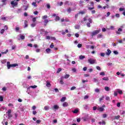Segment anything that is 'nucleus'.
Listing matches in <instances>:
<instances>
[{
	"label": "nucleus",
	"mask_w": 125,
	"mask_h": 125,
	"mask_svg": "<svg viewBox=\"0 0 125 125\" xmlns=\"http://www.w3.org/2000/svg\"><path fill=\"white\" fill-rule=\"evenodd\" d=\"M8 52V50H6L5 52H2L1 54H6Z\"/></svg>",
	"instance_id": "nucleus-33"
},
{
	"label": "nucleus",
	"mask_w": 125,
	"mask_h": 125,
	"mask_svg": "<svg viewBox=\"0 0 125 125\" xmlns=\"http://www.w3.org/2000/svg\"><path fill=\"white\" fill-rule=\"evenodd\" d=\"M1 19L2 20H4V21H6V17H2V18H1Z\"/></svg>",
	"instance_id": "nucleus-56"
},
{
	"label": "nucleus",
	"mask_w": 125,
	"mask_h": 125,
	"mask_svg": "<svg viewBox=\"0 0 125 125\" xmlns=\"http://www.w3.org/2000/svg\"><path fill=\"white\" fill-rule=\"evenodd\" d=\"M47 23H48V20H44V26L45 27L47 25Z\"/></svg>",
	"instance_id": "nucleus-9"
},
{
	"label": "nucleus",
	"mask_w": 125,
	"mask_h": 125,
	"mask_svg": "<svg viewBox=\"0 0 125 125\" xmlns=\"http://www.w3.org/2000/svg\"><path fill=\"white\" fill-rule=\"evenodd\" d=\"M118 93H119L120 95L123 94V91H122V90H119V91H118Z\"/></svg>",
	"instance_id": "nucleus-58"
},
{
	"label": "nucleus",
	"mask_w": 125,
	"mask_h": 125,
	"mask_svg": "<svg viewBox=\"0 0 125 125\" xmlns=\"http://www.w3.org/2000/svg\"><path fill=\"white\" fill-rule=\"evenodd\" d=\"M16 32H18L20 30V28L19 27H17L15 29Z\"/></svg>",
	"instance_id": "nucleus-51"
},
{
	"label": "nucleus",
	"mask_w": 125,
	"mask_h": 125,
	"mask_svg": "<svg viewBox=\"0 0 125 125\" xmlns=\"http://www.w3.org/2000/svg\"><path fill=\"white\" fill-rule=\"evenodd\" d=\"M46 86H47V87H50V83L49 82H47V83L46 84Z\"/></svg>",
	"instance_id": "nucleus-31"
},
{
	"label": "nucleus",
	"mask_w": 125,
	"mask_h": 125,
	"mask_svg": "<svg viewBox=\"0 0 125 125\" xmlns=\"http://www.w3.org/2000/svg\"><path fill=\"white\" fill-rule=\"evenodd\" d=\"M77 46L79 48H81V47H82V46H83V45L82 44L79 43L78 44Z\"/></svg>",
	"instance_id": "nucleus-49"
},
{
	"label": "nucleus",
	"mask_w": 125,
	"mask_h": 125,
	"mask_svg": "<svg viewBox=\"0 0 125 125\" xmlns=\"http://www.w3.org/2000/svg\"><path fill=\"white\" fill-rule=\"evenodd\" d=\"M18 66V63H13V64H10V62H7V69H10L11 67H13V68Z\"/></svg>",
	"instance_id": "nucleus-2"
},
{
	"label": "nucleus",
	"mask_w": 125,
	"mask_h": 125,
	"mask_svg": "<svg viewBox=\"0 0 125 125\" xmlns=\"http://www.w3.org/2000/svg\"><path fill=\"white\" fill-rule=\"evenodd\" d=\"M24 28H27L28 27V21H24Z\"/></svg>",
	"instance_id": "nucleus-14"
},
{
	"label": "nucleus",
	"mask_w": 125,
	"mask_h": 125,
	"mask_svg": "<svg viewBox=\"0 0 125 125\" xmlns=\"http://www.w3.org/2000/svg\"><path fill=\"white\" fill-rule=\"evenodd\" d=\"M30 87L31 88H37V87H38V86L36 85L30 86L29 87L27 88V89H29Z\"/></svg>",
	"instance_id": "nucleus-10"
},
{
	"label": "nucleus",
	"mask_w": 125,
	"mask_h": 125,
	"mask_svg": "<svg viewBox=\"0 0 125 125\" xmlns=\"http://www.w3.org/2000/svg\"><path fill=\"white\" fill-rule=\"evenodd\" d=\"M0 101L2 102L3 101V97L2 96H0Z\"/></svg>",
	"instance_id": "nucleus-38"
},
{
	"label": "nucleus",
	"mask_w": 125,
	"mask_h": 125,
	"mask_svg": "<svg viewBox=\"0 0 125 125\" xmlns=\"http://www.w3.org/2000/svg\"><path fill=\"white\" fill-rule=\"evenodd\" d=\"M66 100V97H63L62 99L61 100V102H64Z\"/></svg>",
	"instance_id": "nucleus-22"
},
{
	"label": "nucleus",
	"mask_w": 125,
	"mask_h": 125,
	"mask_svg": "<svg viewBox=\"0 0 125 125\" xmlns=\"http://www.w3.org/2000/svg\"><path fill=\"white\" fill-rule=\"evenodd\" d=\"M94 82L95 83H98V80H97L96 78H94Z\"/></svg>",
	"instance_id": "nucleus-60"
},
{
	"label": "nucleus",
	"mask_w": 125,
	"mask_h": 125,
	"mask_svg": "<svg viewBox=\"0 0 125 125\" xmlns=\"http://www.w3.org/2000/svg\"><path fill=\"white\" fill-rule=\"evenodd\" d=\"M123 32V29H122V28H119L118 31H116V34L117 35H121V32Z\"/></svg>",
	"instance_id": "nucleus-7"
},
{
	"label": "nucleus",
	"mask_w": 125,
	"mask_h": 125,
	"mask_svg": "<svg viewBox=\"0 0 125 125\" xmlns=\"http://www.w3.org/2000/svg\"><path fill=\"white\" fill-rule=\"evenodd\" d=\"M116 105L118 107V108H120V107H121V103H117Z\"/></svg>",
	"instance_id": "nucleus-40"
},
{
	"label": "nucleus",
	"mask_w": 125,
	"mask_h": 125,
	"mask_svg": "<svg viewBox=\"0 0 125 125\" xmlns=\"http://www.w3.org/2000/svg\"><path fill=\"white\" fill-rule=\"evenodd\" d=\"M95 91L96 92H97V93H98L100 92V89H99V88H96L95 89Z\"/></svg>",
	"instance_id": "nucleus-29"
},
{
	"label": "nucleus",
	"mask_w": 125,
	"mask_h": 125,
	"mask_svg": "<svg viewBox=\"0 0 125 125\" xmlns=\"http://www.w3.org/2000/svg\"><path fill=\"white\" fill-rule=\"evenodd\" d=\"M20 38H21V40H25V36H24L23 35H21Z\"/></svg>",
	"instance_id": "nucleus-27"
},
{
	"label": "nucleus",
	"mask_w": 125,
	"mask_h": 125,
	"mask_svg": "<svg viewBox=\"0 0 125 125\" xmlns=\"http://www.w3.org/2000/svg\"><path fill=\"white\" fill-rule=\"evenodd\" d=\"M69 77H70V75L66 74L65 75H64L63 78L64 79H68Z\"/></svg>",
	"instance_id": "nucleus-28"
},
{
	"label": "nucleus",
	"mask_w": 125,
	"mask_h": 125,
	"mask_svg": "<svg viewBox=\"0 0 125 125\" xmlns=\"http://www.w3.org/2000/svg\"><path fill=\"white\" fill-rule=\"evenodd\" d=\"M88 95H86L84 97V99H88Z\"/></svg>",
	"instance_id": "nucleus-64"
},
{
	"label": "nucleus",
	"mask_w": 125,
	"mask_h": 125,
	"mask_svg": "<svg viewBox=\"0 0 125 125\" xmlns=\"http://www.w3.org/2000/svg\"><path fill=\"white\" fill-rule=\"evenodd\" d=\"M83 2H84V1H83V0H80L79 1L80 4H83Z\"/></svg>",
	"instance_id": "nucleus-61"
},
{
	"label": "nucleus",
	"mask_w": 125,
	"mask_h": 125,
	"mask_svg": "<svg viewBox=\"0 0 125 125\" xmlns=\"http://www.w3.org/2000/svg\"><path fill=\"white\" fill-rule=\"evenodd\" d=\"M50 40H52V41H55L56 38H55L54 37H51Z\"/></svg>",
	"instance_id": "nucleus-43"
},
{
	"label": "nucleus",
	"mask_w": 125,
	"mask_h": 125,
	"mask_svg": "<svg viewBox=\"0 0 125 125\" xmlns=\"http://www.w3.org/2000/svg\"><path fill=\"white\" fill-rule=\"evenodd\" d=\"M66 11L67 12H68V13H71V11H72V9L69 7L66 10Z\"/></svg>",
	"instance_id": "nucleus-17"
},
{
	"label": "nucleus",
	"mask_w": 125,
	"mask_h": 125,
	"mask_svg": "<svg viewBox=\"0 0 125 125\" xmlns=\"http://www.w3.org/2000/svg\"><path fill=\"white\" fill-rule=\"evenodd\" d=\"M68 103L67 102H64L62 104L63 107H68Z\"/></svg>",
	"instance_id": "nucleus-11"
},
{
	"label": "nucleus",
	"mask_w": 125,
	"mask_h": 125,
	"mask_svg": "<svg viewBox=\"0 0 125 125\" xmlns=\"http://www.w3.org/2000/svg\"><path fill=\"white\" fill-rule=\"evenodd\" d=\"M100 55L102 57H104L105 56V53H101Z\"/></svg>",
	"instance_id": "nucleus-44"
},
{
	"label": "nucleus",
	"mask_w": 125,
	"mask_h": 125,
	"mask_svg": "<svg viewBox=\"0 0 125 125\" xmlns=\"http://www.w3.org/2000/svg\"><path fill=\"white\" fill-rule=\"evenodd\" d=\"M101 31V30L98 29L93 31L91 34L92 37H94V36H96V35H98V34H99L100 33Z\"/></svg>",
	"instance_id": "nucleus-4"
},
{
	"label": "nucleus",
	"mask_w": 125,
	"mask_h": 125,
	"mask_svg": "<svg viewBox=\"0 0 125 125\" xmlns=\"http://www.w3.org/2000/svg\"><path fill=\"white\" fill-rule=\"evenodd\" d=\"M125 111H121L122 116H124V117H125Z\"/></svg>",
	"instance_id": "nucleus-41"
},
{
	"label": "nucleus",
	"mask_w": 125,
	"mask_h": 125,
	"mask_svg": "<svg viewBox=\"0 0 125 125\" xmlns=\"http://www.w3.org/2000/svg\"><path fill=\"white\" fill-rule=\"evenodd\" d=\"M119 11H125V8H119Z\"/></svg>",
	"instance_id": "nucleus-52"
},
{
	"label": "nucleus",
	"mask_w": 125,
	"mask_h": 125,
	"mask_svg": "<svg viewBox=\"0 0 125 125\" xmlns=\"http://www.w3.org/2000/svg\"><path fill=\"white\" fill-rule=\"evenodd\" d=\"M88 62L90 64H97L96 60L90 58L88 60Z\"/></svg>",
	"instance_id": "nucleus-3"
},
{
	"label": "nucleus",
	"mask_w": 125,
	"mask_h": 125,
	"mask_svg": "<svg viewBox=\"0 0 125 125\" xmlns=\"http://www.w3.org/2000/svg\"><path fill=\"white\" fill-rule=\"evenodd\" d=\"M86 25L89 27L90 28V22H87L86 23Z\"/></svg>",
	"instance_id": "nucleus-57"
},
{
	"label": "nucleus",
	"mask_w": 125,
	"mask_h": 125,
	"mask_svg": "<svg viewBox=\"0 0 125 125\" xmlns=\"http://www.w3.org/2000/svg\"><path fill=\"white\" fill-rule=\"evenodd\" d=\"M104 89L106 91H109L110 90V87H109L108 86H105Z\"/></svg>",
	"instance_id": "nucleus-20"
},
{
	"label": "nucleus",
	"mask_w": 125,
	"mask_h": 125,
	"mask_svg": "<svg viewBox=\"0 0 125 125\" xmlns=\"http://www.w3.org/2000/svg\"><path fill=\"white\" fill-rule=\"evenodd\" d=\"M20 1V0H13L11 2L12 7H17L18 6V2Z\"/></svg>",
	"instance_id": "nucleus-1"
},
{
	"label": "nucleus",
	"mask_w": 125,
	"mask_h": 125,
	"mask_svg": "<svg viewBox=\"0 0 125 125\" xmlns=\"http://www.w3.org/2000/svg\"><path fill=\"white\" fill-rule=\"evenodd\" d=\"M55 20L56 21H59V20H60V17L59 16H56Z\"/></svg>",
	"instance_id": "nucleus-19"
},
{
	"label": "nucleus",
	"mask_w": 125,
	"mask_h": 125,
	"mask_svg": "<svg viewBox=\"0 0 125 125\" xmlns=\"http://www.w3.org/2000/svg\"><path fill=\"white\" fill-rule=\"evenodd\" d=\"M44 109L45 111H47V110L49 109V107H48L47 106H44Z\"/></svg>",
	"instance_id": "nucleus-32"
},
{
	"label": "nucleus",
	"mask_w": 125,
	"mask_h": 125,
	"mask_svg": "<svg viewBox=\"0 0 125 125\" xmlns=\"http://www.w3.org/2000/svg\"><path fill=\"white\" fill-rule=\"evenodd\" d=\"M3 33H4V29H2L0 31V33L2 35L3 34Z\"/></svg>",
	"instance_id": "nucleus-36"
},
{
	"label": "nucleus",
	"mask_w": 125,
	"mask_h": 125,
	"mask_svg": "<svg viewBox=\"0 0 125 125\" xmlns=\"http://www.w3.org/2000/svg\"><path fill=\"white\" fill-rule=\"evenodd\" d=\"M112 53V51H111V50L110 49H107V52L105 53L106 55H107V56H110V54Z\"/></svg>",
	"instance_id": "nucleus-6"
},
{
	"label": "nucleus",
	"mask_w": 125,
	"mask_h": 125,
	"mask_svg": "<svg viewBox=\"0 0 125 125\" xmlns=\"http://www.w3.org/2000/svg\"><path fill=\"white\" fill-rule=\"evenodd\" d=\"M96 69H97L99 71H101V68L99 66H96Z\"/></svg>",
	"instance_id": "nucleus-50"
},
{
	"label": "nucleus",
	"mask_w": 125,
	"mask_h": 125,
	"mask_svg": "<svg viewBox=\"0 0 125 125\" xmlns=\"http://www.w3.org/2000/svg\"><path fill=\"white\" fill-rule=\"evenodd\" d=\"M88 22H89V23H92V19H90V18H89L88 19Z\"/></svg>",
	"instance_id": "nucleus-45"
},
{
	"label": "nucleus",
	"mask_w": 125,
	"mask_h": 125,
	"mask_svg": "<svg viewBox=\"0 0 125 125\" xmlns=\"http://www.w3.org/2000/svg\"><path fill=\"white\" fill-rule=\"evenodd\" d=\"M7 113L8 114V118L11 119V118H12V114H11V109H9Z\"/></svg>",
	"instance_id": "nucleus-5"
},
{
	"label": "nucleus",
	"mask_w": 125,
	"mask_h": 125,
	"mask_svg": "<svg viewBox=\"0 0 125 125\" xmlns=\"http://www.w3.org/2000/svg\"><path fill=\"white\" fill-rule=\"evenodd\" d=\"M74 114H77V113H79V109H75L74 111H72Z\"/></svg>",
	"instance_id": "nucleus-16"
},
{
	"label": "nucleus",
	"mask_w": 125,
	"mask_h": 125,
	"mask_svg": "<svg viewBox=\"0 0 125 125\" xmlns=\"http://www.w3.org/2000/svg\"><path fill=\"white\" fill-rule=\"evenodd\" d=\"M36 123L37 124H41V123H42V121H41V120H38L36 121Z\"/></svg>",
	"instance_id": "nucleus-47"
},
{
	"label": "nucleus",
	"mask_w": 125,
	"mask_h": 125,
	"mask_svg": "<svg viewBox=\"0 0 125 125\" xmlns=\"http://www.w3.org/2000/svg\"><path fill=\"white\" fill-rule=\"evenodd\" d=\"M36 26V23H34L31 24V27H32V28H34V27H35Z\"/></svg>",
	"instance_id": "nucleus-54"
},
{
	"label": "nucleus",
	"mask_w": 125,
	"mask_h": 125,
	"mask_svg": "<svg viewBox=\"0 0 125 125\" xmlns=\"http://www.w3.org/2000/svg\"><path fill=\"white\" fill-rule=\"evenodd\" d=\"M60 83L61 84H64V82L63 81V77L61 78V80L60 81Z\"/></svg>",
	"instance_id": "nucleus-12"
},
{
	"label": "nucleus",
	"mask_w": 125,
	"mask_h": 125,
	"mask_svg": "<svg viewBox=\"0 0 125 125\" xmlns=\"http://www.w3.org/2000/svg\"><path fill=\"white\" fill-rule=\"evenodd\" d=\"M28 7H29V4H27V5L26 6V7L25 8L24 10H27V9H28Z\"/></svg>",
	"instance_id": "nucleus-62"
},
{
	"label": "nucleus",
	"mask_w": 125,
	"mask_h": 125,
	"mask_svg": "<svg viewBox=\"0 0 125 125\" xmlns=\"http://www.w3.org/2000/svg\"><path fill=\"white\" fill-rule=\"evenodd\" d=\"M46 18H47V15H45L44 16L42 17V19H43V20H47V19H46Z\"/></svg>",
	"instance_id": "nucleus-18"
},
{
	"label": "nucleus",
	"mask_w": 125,
	"mask_h": 125,
	"mask_svg": "<svg viewBox=\"0 0 125 125\" xmlns=\"http://www.w3.org/2000/svg\"><path fill=\"white\" fill-rule=\"evenodd\" d=\"M61 71H62V69H61V68H59L58 69L57 73L58 74V73H60Z\"/></svg>",
	"instance_id": "nucleus-34"
},
{
	"label": "nucleus",
	"mask_w": 125,
	"mask_h": 125,
	"mask_svg": "<svg viewBox=\"0 0 125 125\" xmlns=\"http://www.w3.org/2000/svg\"><path fill=\"white\" fill-rule=\"evenodd\" d=\"M107 114L104 113L103 114V118H107Z\"/></svg>",
	"instance_id": "nucleus-35"
},
{
	"label": "nucleus",
	"mask_w": 125,
	"mask_h": 125,
	"mask_svg": "<svg viewBox=\"0 0 125 125\" xmlns=\"http://www.w3.org/2000/svg\"><path fill=\"white\" fill-rule=\"evenodd\" d=\"M120 118H121V116L117 115V116L114 117V119L115 120H119V119H120Z\"/></svg>",
	"instance_id": "nucleus-23"
},
{
	"label": "nucleus",
	"mask_w": 125,
	"mask_h": 125,
	"mask_svg": "<svg viewBox=\"0 0 125 125\" xmlns=\"http://www.w3.org/2000/svg\"><path fill=\"white\" fill-rule=\"evenodd\" d=\"M45 51L47 53H50V52L51 51V49H50V48H47L46 49Z\"/></svg>",
	"instance_id": "nucleus-15"
},
{
	"label": "nucleus",
	"mask_w": 125,
	"mask_h": 125,
	"mask_svg": "<svg viewBox=\"0 0 125 125\" xmlns=\"http://www.w3.org/2000/svg\"><path fill=\"white\" fill-rule=\"evenodd\" d=\"M54 109L55 110H57V109H59V106L57 105H54Z\"/></svg>",
	"instance_id": "nucleus-21"
},
{
	"label": "nucleus",
	"mask_w": 125,
	"mask_h": 125,
	"mask_svg": "<svg viewBox=\"0 0 125 125\" xmlns=\"http://www.w3.org/2000/svg\"><path fill=\"white\" fill-rule=\"evenodd\" d=\"M115 17H117V18H119V17H120V14H115Z\"/></svg>",
	"instance_id": "nucleus-59"
},
{
	"label": "nucleus",
	"mask_w": 125,
	"mask_h": 125,
	"mask_svg": "<svg viewBox=\"0 0 125 125\" xmlns=\"http://www.w3.org/2000/svg\"><path fill=\"white\" fill-rule=\"evenodd\" d=\"M88 18V16L86 15L84 18H83V21L85 22V21H87V18Z\"/></svg>",
	"instance_id": "nucleus-26"
},
{
	"label": "nucleus",
	"mask_w": 125,
	"mask_h": 125,
	"mask_svg": "<svg viewBox=\"0 0 125 125\" xmlns=\"http://www.w3.org/2000/svg\"><path fill=\"white\" fill-rule=\"evenodd\" d=\"M46 40H50L51 37L47 36L46 37Z\"/></svg>",
	"instance_id": "nucleus-63"
},
{
	"label": "nucleus",
	"mask_w": 125,
	"mask_h": 125,
	"mask_svg": "<svg viewBox=\"0 0 125 125\" xmlns=\"http://www.w3.org/2000/svg\"><path fill=\"white\" fill-rule=\"evenodd\" d=\"M104 98H105V97H104V96H102V97L101 98H100L99 100L100 102H101V101H102V100H104Z\"/></svg>",
	"instance_id": "nucleus-25"
},
{
	"label": "nucleus",
	"mask_w": 125,
	"mask_h": 125,
	"mask_svg": "<svg viewBox=\"0 0 125 125\" xmlns=\"http://www.w3.org/2000/svg\"><path fill=\"white\" fill-rule=\"evenodd\" d=\"M103 81H109V78L108 77H104L102 79Z\"/></svg>",
	"instance_id": "nucleus-24"
},
{
	"label": "nucleus",
	"mask_w": 125,
	"mask_h": 125,
	"mask_svg": "<svg viewBox=\"0 0 125 125\" xmlns=\"http://www.w3.org/2000/svg\"><path fill=\"white\" fill-rule=\"evenodd\" d=\"M34 14H35V15H38V14H39V12H38L37 11H36L35 12H34Z\"/></svg>",
	"instance_id": "nucleus-55"
},
{
	"label": "nucleus",
	"mask_w": 125,
	"mask_h": 125,
	"mask_svg": "<svg viewBox=\"0 0 125 125\" xmlns=\"http://www.w3.org/2000/svg\"><path fill=\"white\" fill-rule=\"evenodd\" d=\"M27 46H29L30 47H33V44L29 43L27 44Z\"/></svg>",
	"instance_id": "nucleus-53"
},
{
	"label": "nucleus",
	"mask_w": 125,
	"mask_h": 125,
	"mask_svg": "<svg viewBox=\"0 0 125 125\" xmlns=\"http://www.w3.org/2000/svg\"><path fill=\"white\" fill-rule=\"evenodd\" d=\"M84 58H85V56H84L81 55L79 56V59H80V60H83V59H84Z\"/></svg>",
	"instance_id": "nucleus-13"
},
{
	"label": "nucleus",
	"mask_w": 125,
	"mask_h": 125,
	"mask_svg": "<svg viewBox=\"0 0 125 125\" xmlns=\"http://www.w3.org/2000/svg\"><path fill=\"white\" fill-rule=\"evenodd\" d=\"M74 89H76V86H73L70 88V90H74Z\"/></svg>",
	"instance_id": "nucleus-42"
},
{
	"label": "nucleus",
	"mask_w": 125,
	"mask_h": 125,
	"mask_svg": "<svg viewBox=\"0 0 125 125\" xmlns=\"http://www.w3.org/2000/svg\"><path fill=\"white\" fill-rule=\"evenodd\" d=\"M32 5H33V6H35V7H37V3L36 2H33L32 3Z\"/></svg>",
	"instance_id": "nucleus-30"
},
{
	"label": "nucleus",
	"mask_w": 125,
	"mask_h": 125,
	"mask_svg": "<svg viewBox=\"0 0 125 125\" xmlns=\"http://www.w3.org/2000/svg\"><path fill=\"white\" fill-rule=\"evenodd\" d=\"M85 12L84 11H80L79 12L78 14H84Z\"/></svg>",
	"instance_id": "nucleus-39"
},
{
	"label": "nucleus",
	"mask_w": 125,
	"mask_h": 125,
	"mask_svg": "<svg viewBox=\"0 0 125 125\" xmlns=\"http://www.w3.org/2000/svg\"><path fill=\"white\" fill-rule=\"evenodd\" d=\"M50 48H53V47H54V44H53V43H51L50 45Z\"/></svg>",
	"instance_id": "nucleus-37"
},
{
	"label": "nucleus",
	"mask_w": 125,
	"mask_h": 125,
	"mask_svg": "<svg viewBox=\"0 0 125 125\" xmlns=\"http://www.w3.org/2000/svg\"><path fill=\"white\" fill-rule=\"evenodd\" d=\"M98 111H99V112H103V111H104L105 110V109H104V108L102 107H99L98 109H97Z\"/></svg>",
	"instance_id": "nucleus-8"
},
{
	"label": "nucleus",
	"mask_w": 125,
	"mask_h": 125,
	"mask_svg": "<svg viewBox=\"0 0 125 125\" xmlns=\"http://www.w3.org/2000/svg\"><path fill=\"white\" fill-rule=\"evenodd\" d=\"M97 38L98 39H101V38H102V34H99L97 36Z\"/></svg>",
	"instance_id": "nucleus-46"
},
{
	"label": "nucleus",
	"mask_w": 125,
	"mask_h": 125,
	"mask_svg": "<svg viewBox=\"0 0 125 125\" xmlns=\"http://www.w3.org/2000/svg\"><path fill=\"white\" fill-rule=\"evenodd\" d=\"M33 22H36L37 21V18L35 17L32 19Z\"/></svg>",
	"instance_id": "nucleus-48"
}]
</instances>
